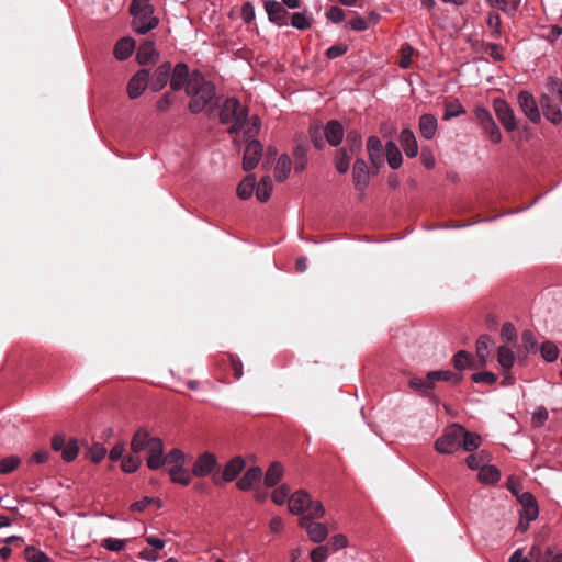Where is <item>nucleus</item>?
<instances>
[{
	"label": "nucleus",
	"mask_w": 562,
	"mask_h": 562,
	"mask_svg": "<svg viewBox=\"0 0 562 562\" xmlns=\"http://www.w3.org/2000/svg\"><path fill=\"white\" fill-rule=\"evenodd\" d=\"M187 94L191 98L189 110L191 113L198 114L212 101L215 95V87L200 71L191 74L190 81L187 86Z\"/></svg>",
	"instance_id": "f257e3e1"
},
{
	"label": "nucleus",
	"mask_w": 562,
	"mask_h": 562,
	"mask_svg": "<svg viewBox=\"0 0 562 562\" xmlns=\"http://www.w3.org/2000/svg\"><path fill=\"white\" fill-rule=\"evenodd\" d=\"M151 504L156 505L158 508H160L162 505L161 501L159 498L145 496L140 501H137V502H134L133 504H131L130 508L133 512H143V510H145V508L147 506H149Z\"/></svg>",
	"instance_id": "603ef678"
},
{
	"label": "nucleus",
	"mask_w": 562,
	"mask_h": 562,
	"mask_svg": "<svg viewBox=\"0 0 562 562\" xmlns=\"http://www.w3.org/2000/svg\"><path fill=\"white\" fill-rule=\"evenodd\" d=\"M517 102L526 117L535 124L541 121V112L535 97L527 90H522L517 95Z\"/></svg>",
	"instance_id": "423d86ee"
},
{
	"label": "nucleus",
	"mask_w": 562,
	"mask_h": 562,
	"mask_svg": "<svg viewBox=\"0 0 562 562\" xmlns=\"http://www.w3.org/2000/svg\"><path fill=\"white\" fill-rule=\"evenodd\" d=\"M171 70L172 66L169 61L162 63L156 68L150 81L148 82L151 91L158 92L164 89L170 79Z\"/></svg>",
	"instance_id": "f3484780"
},
{
	"label": "nucleus",
	"mask_w": 562,
	"mask_h": 562,
	"mask_svg": "<svg viewBox=\"0 0 562 562\" xmlns=\"http://www.w3.org/2000/svg\"><path fill=\"white\" fill-rule=\"evenodd\" d=\"M325 515V507L319 501H311V505L305 512V515L300 518H307L308 520H313L316 518H322Z\"/></svg>",
	"instance_id": "49530a36"
},
{
	"label": "nucleus",
	"mask_w": 562,
	"mask_h": 562,
	"mask_svg": "<svg viewBox=\"0 0 562 562\" xmlns=\"http://www.w3.org/2000/svg\"><path fill=\"white\" fill-rule=\"evenodd\" d=\"M190 78L191 75L188 65L184 63L177 64L175 68H172L169 79L171 90L179 91L182 88L187 89Z\"/></svg>",
	"instance_id": "ddd939ff"
},
{
	"label": "nucleus",
	"mask_w": 562,
	"mask_h": 562,
	"mask_svg": "<svg viewBox=\"0 0 562 562\" xmlns=\"http://www.w3.org/2000/svg\"><path fill=\"white\" fill-rule=\"evenodd\" d=\"M263 146L259 140H251L247 144L244 157H243V168L246 171H250L257 167L261 156H262Z\"/></svg>",
	"instance_id": "9b49d317"
},
{
	"label": "nucleus",
	"mask_w": 562,
	"mask_h": 562,
	"mask_svg": "<svg viewBox=\"0 0 562 562\" xmlns=\"http://www.w3.org/2000/svg\"><path fill=\"white\" fill-rule=\"evenodd\" d=\"M272 189L273 184L271 178L269 176L262 177L256 187V198L258 201L267 202L271 196Z\"/></svg>",
	"instance_id": "4c0bfd02"
},
{
	"label": "nucleus",
	"mask_w": 562,
	"mask_h": 562,
	"mask_svg": "<svg viewBox=\"0 0 562 562\" xmlns=\"http://www.w3.org/2000/svg\"><path fill=\"white\" fill-rule=\"evenodd\" d=\"M283 475V468L279 462H273L268 470L266 471L265 475V484L267 487H273L276 486Z\"/></svg>",
	"instance_id": "f704fd0d"
},
{
	"label": "nucleus",
	"mask_w": 562,
	"mask_h": 562,
	"mask_svg": "<svg viewBox=\"0 0 562 562\" xmlns=\"http://www.w3.org/2000/svg\"><path fill=\"white\" fill-rule=\"evenodd\" d=\"M409 386L414 390H417L424 394H428L434 389L432 380L429 379V372L425 378H412L409 380Z\"/></svg>",
	"instance_id": "c03bdc74"
},
{
	"label": "nucleus",
	"mask_w": 562,
	"mask_h": 562,
	"mask_svg": "<svg viewBox=\"0 0 562 562\" xmlns=\"http://www.w3.org/2000/svg\"><path fill=\"white\" fill-rule=\"evenodd\" d=\"M126 541L115 538H105L102 540L101 546L109 551L119 552L125 548Z\"/></svg>",
	"instance_id": "e2e57ef3"
},
{
	"label": "nucleus",
	"mask_w": 562,
	"mask_h": 562,
	"mask_svg": "<svg viewBox=\"0 0 562 562\" xmlns=\"http://www.w3.org/2000/svg\"><path fill=\"white\" fill-rule=\"evenodd\" d=\"M24 557L29 562H52L46 553L32 546L25 548Z\"/></svg>",
	"instance_id": "de8ad7c7"
},
{
	"label": "nucleus",
	"mask_w": 562,
	"mask_h": 562,
	"mask_svg": "<svg viewBox=\"0 0 562 562\" xmlns=\"http://www.w3.org/2000/svg\"><path fill=\"white\" fill-rule=\"evenodd\" d=\"M158 437H151L146 428H139L133 435L131 440L132 453L138 454L144 450L151 448L154 440H158Z\"/></svg>",
	"instance_id": "dca6fc26"
},
{
	"label": "nucleus",
	"mask_w": 562,
	"mask_h": 562,
	"mask_svg": "<svg viewBox=\"0 0 562 562\" xmlns=\"http://www.w3.org/2000/svg\"><path fill=\"white\" fill-rule=\"evenodd\" d=\"M472 381L475 383H484L492 385L497 381V375L490 371H482L472 375Z\"/></svg>",
	"instance_id": "680f3d73"
},
{
	"label": "nucleus",
	"mask_w": 562,
	"mask_h": 562,
	"mask_svg": "<svg viewBox=\"0 0 562 562\" xmlns=\"http://www.w3.org/2000/svg\"><path fill=\"white\" fill-rule=\"evenodd\" d=\"M515 353L514 351L507 347V346H499L497 349V362L504 370V376L505 380H508L510 378L509 370L513 368L515 363Z\"/></svg>",
	"instance_id": "393cba45"
},
{
	"label": "nucleus",
	"mask_w": 562,
	"mask_h": 562,
	"mask_svg": "<svg viewBox=\"0 0 562 562\" xmlns=\"http://www.w3.org/2000/svg\"><path fill=\"white\" fill-rule=\"evenodd\" d=\"M453 366L457 370L465 368H476L471 353L465 350H460L453 356Z\"/></svg>",
	"instance_id": "37998d69"
},
{
	"label": "nucleus",
	"mask_w": 562,
	"mask_h": 562,
	"mask_svg": "<svg viewBox=\"0 0 562 562\" xmlns=\"http://www.w3.org/2000/svg\"><path fill=\"white\" fill-rule=\"evenodd\" d=\"M142 464V459L139 456L133 453L125 456L121 461V470L125 473H134L136 472Z\"/></svg>",
	"instance_id": "a18cd8bd"
},
{
	"label": "nucleus",
	"mask_w": 562,
	"mask_h": 562,
	"mask_svg": "<svg viewBox=\"0 0 562 562\" xmlns=\"http://www.w3.org/2000/svg\"><path fill=\"white\" fill-rule=\"evenodd\" d=\"M299 526L305 529L307 537L312 542L321 543L328 537V529L322 522L308 520L307 518H300Z\"/></svg>",
	"instance_id": "9d476101"
},
{
	"label": "nucleus",
	"mask_w": 562,
	"mask_h": 562,
	"mask_svg": "<svg viewBox=\"0 0 562 562\" xmlns=\"http://www.w3.org/2000/svg\"><path fill=\"white\" fill-rule=\"evenodd\" d=\"M463 426L453 424L436 440L435 449L439 453L451 454L461 447Z\"/></svg>",
	"instance_id": "7ed1b4c3"
},
{
	"label": "nucleus",
	"mask_w": 562,
	"mask_h": 562,
	"mask_svg": "<svg viewBox=\"0 0 562 562\" xmlns=\"http://www.w3.org/2000/svg\"><path fill=\"white\" fill-rule=\"evenodd\" d=\"M248 119V109L240 104L236 98H228L224 101L220 111V121L229 124L228 132L237 133L245 128Z\"/></svg>",
	"instance_id": "f03ea898"
},
{
	"label": "nucleus",
	"mask_w": 562,
	"mask_h": 562,
	"mask_svg": "<svg viewBox=\"0 0 562 562\" xmlns=\"http://www.w3.org/2000/svg\"><path fill=\"white\" fill-rule=\"evenodd\" d=\"M170 480L173 483L189 485L191 483L192 472L190 473L183 465L171 467L169 470Z\"/></svg>",
	"instance_id": "c9c22d12"
},
{
	"label": "nucleus",
	"mask_w": 562,
	"mask_h": 562,
	"mask_svg": "<svg viewBox=\"0 0 562 562\" xmlns=\"http://www.w3.org/2000/svg\"><path fill=\"white\" fill-rule=\"evenodd\" d=\"M493 109L498 121L507 132H513L517 128L514 111L507 101L501 98L494 99Z\"/></svg>",
	"instance_id": "0eeeda50"
},
{
	"label": "nucleus",
	"mask_w": 562,
	"mask_h": 562,
	"mask_svg": "<svg viewBox=\"0 0 562 562\" xmlns=\"http://www.w3.org/2000/svg\"><path fill=\"white\" fill-rule=\"evenodd\" d=\"M106 454L105 448L98 442H94L88 450L87 457L94 463H99Z\"/></svg>",
	"instance_id": "6e6d98bb"
},
{
	"label": "nucleus",
	"mask_w": 562,
	"mask_h": 562,
	"mask_svg": "<svg viewBox=\"0 0 562 562\" xmlns=\"http://www.w3.org/2000/svg\"><path fill=\"white\" fill-rule=\"evenodd\" d=\"M367 149L370 162L375 167H380L383 161L382 143L380 138L376 136H370L367 142Z\"/></svg>",
	"instance_id": "cd10ccee"
},
{
	"label": "nucleus",
	"mask_w": 562,
	"mask_h": 562,
	"mask_svg": "<svg viewBox=\"0 0 562 562\" xmlns=\"http://www.w3.org/2000/svg\"><path fill=\"white\" fill-rule=\"evenodd\" d=\"M429 379L432 380L435 384L437 381H446L453 385H457L462 380V374L450 371V370H439V371H430Z\"/></svg>",
	"instance_id": "473e14b6"
},
{
	"label": "nucleus",
	"mask_w": 562,
	"mask_h": 562,
	"mask_svg": "<svg viewBox=\"0 0 562 562\" xmlns=\"http://www.w3.org/2000/svg\"><path fill=\"white\" fill-rule=\"evenodd\" d=\"M351 154L348 149L341 148L337 150L335 156V168L339 173H346L349 169Z\"/></svg>",
	"instance_id": "79ce46f5"
},
{
	"label": "nucleus",
	"mask_w": 562,
	"mask_h": 562,
	"mask_svg": "<svg viewBox=\"0 0 562 562\" xmlns=\"http://www.w3.org/2000/svg\"><path fill=\"white\" fill-rule=\"evenodd\" d=\"M465 113V109L459 101L449 102L445 106L443 120L449 121Z\"/></svg>",
	"instance_id": "09e8293b"
},
{
	"label": "nucleus",
	"mask_w": 562,
	"mask_h": 562,
	"mask_svg": "<svg viewBox=\"0 0 562 562\" xmlns=\"http://www.w3.org/2000/svg\"><path fill=\"white\" fill-rule=\"evenodd\" d=\"M414 54V48L409 44H405L401 48V59L398 61V66L403 69H407L412 65V57Z\"/></svg>",
	"instance_id": "13d9d810"
},
{
	"label": "nucleus",
	"mask_w": 562,
	"mask_h": 562,
	"mask_svg": "<svg viewBox=\"0 0 562 562\" xmlns=\"http://www.w3.org/2000/svg\"><path fill=\"white\" fill-rule=\"evenodd\" d=\"M474 116L482 130L494 121L490 111L483 106H475Z\"/></svg>",
	"instance_id": "864d4df0"
},
{
	"label": "nucleus",
	"mask_w": 562,
	"mask_h": 562,
	"mask_svg": "<svg viewBox=\"0 0 562 562\" xmlns=\"http://www.w3.org/2000/svg\"><path fill=\"white\" fill-rule=\"evenodd\" d=\"M165 457L166 464L169 463L172 467L183 465L186 462V454L178 448L171 449Z\"/></svg>",
	"instance_id": "5fc2aeb1"
},
{
	"label": "nucleus",
	"mask_w": 562,
	"mask_h": 562,
	"mask_svg": "<svg viewBox=\"0 0 562 562\" xmlns=\"http://www.w3.org/2000/svg\"><path fill=\"white\" fill-rule=\"evenodd\" d=\"M549 414L546 407L540 406L538 407L531 417L532 426L535 427H541L544 425V423L548 420Z\"/></svg>",
	"instance_id": "0e129e2a"
},
{
	"label": "nucleus",
	"mask_w": 562,
	"mask_h": 562,
	"mask_svg": "<svg viewBox=\"0 0 562 562\" xmlns=\"http://www.w3.org/2000/svg\"><path fill=\"white\" fill-rule=\"evenodd\" d=\"M312 496L304 490L294 492L289 497V510L294 515H305L308 505H311Z\"/></svg>",
	"instance_id": "2eb2a0df"
},
{
	"label": "nucleus",
	"mask_w": 562,
	"mask_h": 562,
	"mask_svg": "<svg viewBox=\"0 0 562 562\" xmlns=\"http://www.w3.org/2000/svg\"><path fill=\"white\" fill-rule=\"evenodd\" d=\"M260 125H261L260 119L256 115L252 116L249 122H248V120L246 121L245 134L248 137L256 136L260 131Z\"/></svg>",
	"instance_id": "774afa93"
},
{
	"label": "nucleus",
	"mask_w": 562,
	"mask_h": 562,
	"mask_svg": "<svg viewBox=\"0 0 562 562\" xmlns=\"http://www.w3.org/2000/svg\"><path fill=\"white\" fill-rule=\"evenodd\" d=\"M266 12L269 16V20L278 25H284L286 24L285 18H286V10L282 5V3L276 1V0H268L265 3Z\"/></svg>",
	"instance_id": "412c9836"
},
{
	"label": "nucleus",
	"mask_w": 562,
	"mask_h": 562,
	"mask_svg": "<svg viewBox=\"0 0 562 562\" xmlns=\"http://www.w3.org/2000/svg\"><path fill=\"white\" fill-rule=\"evenodd\" d=\"M385 155L389 166L392 169H398L402 166L403 157L397 147V145L393 140H389L385 144Z\"/></svg>",
	"instance_id": "7c9ffc66"
},
{
	"label": "nucleus",
	"mask_w": 562,
	"mask_h": 562,
	"mask_svg": "<svg viewBox=\"0 0 562 562\" xmlns=\"http://www.w3.org/2000/svg\"><path fill=\"white\" fill-rule=\"evenodd\" d=\"M542 358L548 362H553L559 357V348L552 341H546L540 348Z\"/></svg>",
	"instance_id": "8fccbe9b"
},
{
	"label": "nucleus",
	"mask_w": 562,
	"mask_h": 562,
	"mask_svg": "<svg viewBox=\"0 0 562 562\" xmlns=\"http://www.w3.org/2000/svg\"><path fill=\"white\" fill-rule=\"evenodd\" d=\"M491 460L490 453L485 450H481L475 453H471L465 462L471 470H479L488 463Z\"/></svg>",
	"instance_id": "58836bf2"
},
{
	"label": "nucleus",
	"mask_w": 562,
	"mask_h": 562,
	"mask_svg": "<svg viewBox=\"0 0 562 562\" xmlns=\"http://www.w3.org/2000/svg\"><path fill=\"white\" fill-rule=\"evenodd\" d=\"M132 26L138 34H146L158 25V19L154 16V10L131 14Z\"/></svg>",
	"instance_id": "1a4fd4ad"
},
{
	"label": "nucleus",
	"mask_w": 562,
	"mask_h": 562,
	"mask_svg": "<svg viewBox=\"0 0 562 562\" xmlns=\"http://www.w3.org/2000/svg\"><path fill=\"white\" fill-rule=\"evenodd\" d=\"M218 462L214 453L205 451L201 453L192 465V474L196 477H206L217 474Z\"/></svg>",
	"instance_id": "20e7f679"
},
{
	"label": "nucleus",
	"mask_w": 562,
	"mask_h": 562,
	"mask_svg": "<svg viewBox=\"0 0 562 562\" xmlns=\"http://www.w3.org/2000/svg\"><path fill=\"white\" fill-rule=\"evenodd\" d=\"M487 25L491 30V35L493 37L501 36V16L496 12H491L487 16Z\"/></svg>",
	"instance_id": "bf43d9fd"
},
{
	"label": "nucleus",
	"mask_w": 562,
	"mask_h": 562,
	"mask_svg": "<svg viewBox=\"0 0 562 562\" xmlns=\"http://www.w3.org/2000/svg\"><path fill=\"white\" fill-rule=\"evenodd\" d=\"M149 71L146 69L138 70L128 81L127 94L131 99H137L142 95L147 85H149Z\"/></svg>",
	"instance_id": "f8f14e48"
},
{
	"label": "nucleus",
	"mask_w": 562,
	"mask_h": 562,
	"mask_svg": "<svg viewBox=\"0 0 562 562\" xmlns=\"http://www.w3.org/2000/svg\"><path fill=\"white\" fill-rule=\"evenodd\" d=\"M262 479V471L259 467L249 468L245 474L237 481L236 486L240 491H249Z\"/></svg>",
	"instance_id": "6ab92c4d"
},
{
	"label": "nucleus",
	"mask_w": 562,
	"mask_h": 562,
	"mask_svg": "<svg viewBox=\"0 0 562 562\" xmlns=\"http://www.w3.org/2000/svg\"><path fill=\"white\" fill-rule=\"evenodd\" d=\"M291 159L289 155L282 154L277 161L274 168V178L278 182H283L290 175Z\"/></svg>",
	"instance_id": "2f4dec72"
},
{
	"label": "nucleus",
	"mask_w": 562,
	"mask_h": 562,
	"mask_svg": "<svg viewBox=\"0 0 562 562\" xmlns=\"http://www.w3.org/2000/svg\"><path fill=\"white\" fill-rule=\"evenodd\" d=\"M352 179L356 189L363 191L369 184V170L363 159L359 158L353 164Z\"/></svg>",
	"instance_id": "a211bd4d"
},
{
	"label": "nucleus",
	"mask_w": 562,
	"mask_h": 562,
	"mask_svg": "<svg viewBox=\"0 0 562 562\" xmlns=\"http://www.w3.org/2000/svg\"><path fill=\"white\" fill-rule=\"evenodd\" d=\"M477 477L484 484H494L499 481L501 473L496 467L486 463L480 469Z\"/></svg>",
	"instance_id": "72a5a7b5"
},
{
	"label": "nucleus",
	"mask_w": 562,
	"mask_h": 562,
	"mask_svg": "<svg viewBox=\"0 0 562 562\" xmlns=\"http://www.w3.org/2000/svg\"><path fill=\"white\" fill-rule=\"evenodd\" d=\"M326 140L331 146H338L344 138V127L339 121H329L323 130Z\"/></svg>",
	"instance_id": "aec40b11"
},
{
	"label": "nucleus",
	"mask_w": 562,
	"mask_h": 562,
	"mask_svg": "<svg viewBox=\"0 0 562 562\" xmlns=\"http://www.w3.org/2000/svg\"><path fill=\"white\" fill-rule=\"evenodd\" d=\"M547 89L559 97L562 102V80L554 77H549L546 82Z\"/></svg>",
	"instance_id": "338daca9"
},
{
	"label": "nucleus",
	"mask_w": 562,
	"mask_h": 562,
	"mask_svg": "<svg viewBox=\"0 0 562 562\" xmlns=\"http://www.w3.org/2000/svg\"><path fill=\"white\" fill-rule=\"evenodd\" d=\"M492 339L487 335H481L476 340V357L479 358L477 367H485L490 356V346Z\"/></svg>",
	"instance_id": "c756f323"
},
{
	"label": "nucleus",
	"mask_w": 562,
	"mask_h": 562,
	"mask_svg": "<svg viewBox=\"0 0 562 562\" xmlns=\"http://www.w3.org/2000/svg\"><path fill=\"white\" fill-rule=\"evenodd\" d=\"M291 25L297 30H307L311 27V21L302 12H295L291 19Z\"/></svg>",
	"instance_id": "052dcab7"
},
{
	"label": "nucleus",
	"mask_w": 562,
	"mask_h": 562,
	"mask_svg": "<svg viewBox=\"0 0 562 562\" xmlns=\"http://www.w3.org/2000/svg\"><path fill=\"white\" fill-rule=\"evenodd\" d=\"M519 502L522 506V515L528 521L537 519L539 515V508L535 496L529 492H525L521 494Z\"/></svg>",
	"instance_id": "b1692460"
},
{
	"label": "nucleus",
	"mask_w": 562,
	"mask_h": 562,
	"mask_svg": "<svg viewBox=\"0 0 562 562\" xmlns=\"http://www.w3.org/2000/svg\"><path fill=\"white\" fill-rule=\"evenodd\" d=\"M20 458L16 456H9L7 458H3L2 460H0V473L9 474L13 472L20 465Z\"/></svg>",
	"instance_id": "3c124183"
},
{
	"label": "nucleus",
	"mask_w": 562,
	"mask_h": 562,
	"mask_svg": "<svg viewBox=\"0 0 562 562\" xmlns=\"http://www.w3.org/2000/svg\"><path fill=\"white\" fill-rule=\"evenodd\" d=\"M463 432H464V435H462L461 447L465 451H470V452L476 450L482 442L481 436L477 434L468 431L464 427H463Z\"/></svg>",
	"instance_id": "a19ab883"
},
{
	"label": "nucleus",
	"mask_w": 562,
	"mask_h": 562,
	"mask_svg": "<svg viewBox=\"0 0 562 562\" xmlns=\"http://www.w3.org/2000/svg\"><path fill=\"white\" fill-rule=\"evenodd\" d=\"M329 546H318L311 552L312 562H325L329 555Z\"/></svg>",
	"instance_id": "69168bd1"
},
{
	"label": "nucleus",
	"mask_w": 562,
	"mask_h": 562,
	"mask_svg": "<svg viewBox=\"0 0 562 562\" xmlns=\"http://www.w3.org/2000/svg\"><path fill=\"white\" fill-rule=\"evenodd\" d=\"M540 104L548 121L554 125H558L562 122V112L558 105L552 103V100L549 98V95L542 94L540 98Z\"/></svg>",
	"instance_id": "4be33fe9"
},
{
	"label": "nucleus",
	"mask_w": 562,
	"mask_h": 562,
	"mask_svg": "<svg viewBox=\"0 0 562 562\" xmlns=\"http://www.w3.org/2000/svg\"><path fill=\"white\" fill-rule=\"evenodd\" d=\"M52 449L54 451H59L63 460L66 462L74 461L79 452L78 441L74 438H69L67 440L65 436L60 434L53 437Z\"/></svg>",
	"instance_id": "39448f33"
},
{
	"label": "nucleus",
	"mask_w": 562,
	"mask_h": 562,
	"mask_svg": "<svg viewBox=\"0 0 562 562\" xmlns=\"http://www.w3.org/2000/svg\"><path fill=\"white\" fill-rule=\"evenodd\" d=\"M245 468V460L241 457L232 458L223 468L222 474H213V483L221 485L234 481Z\"/></svg>",
	"instance_id": "6e6552de"
},
{
	"label": "nucleus",
	"mask_w": 562,
	"mask_h": 562,
	"mask_svg": "<svg viewBox=\"0 0 562 562\" xmlns=\"http://www.w3.org/2000/svg\"><path fill=\"white\" fill-rule=\"evenodd\" d=\"M492 8H497L502 10L507 15H514L520 3L521 0H485Z\"/></svg>",
	"instance_id": "e433bc0d"
},
{
	"label": "nucleus",
	"mask_w": 562,
	"mask_h": 562,
	"mask_svg": "<svg viewBox=\"0 0 562 562\" xmlns=\"http://www.w3.org/2000/svg\"><path fill=\"white\" fill-rule=\"evenodd\" d=\"M136 46L135 41L132 37H123L117 41L114 46V56L117 60L127 59L134 52Z\"/></svg>",
	"instance_id": "c85d7f7f"
},
{
	"label": "nucleus",
	"mask_w": 562,
	"mask_h": 562,
	"mask_svg": "<svg viewBox=\"0 0 562 562\" xmlns=\"http://www.w3.org/2000/svg\"><path fill=\"white\" fill-rule=\"evenodd\" d=\"M291 490L289 485L282 484L272 492L271 498L274 504L283 505L289 497Z\"/></svg>",
	"instance_id": "4d7b16f0"
},
{
	"label": "nucleus",
	"mask_w": 562,
	"mask_h": 562,
	"mask_svg": "<svg viewBox=\"0 0 562 562\" xmlns=\"http://www.w3.org/2000/svg\"><path fill=\"white\" fill-rule=\"evenodd\" d=\"M418 127L423 137L431 139L437 132L438 121L432 114H423L419 117Z\"/></svg>",
	"instance_id": "bb28decb"
},
{
	"label": "nucleus",
	"mask_w": 562,
	"mask_h": 562,
	"mask_svg": "<svg viewBox=\"0 0 562 562\" xmlns=\"http://www.w3.org/2000/svg\"><path fill=\"white\" fill-rule=\"evenodd\" d=\"M166 454H164V442L159 438L154 440L151 448L147 450L146 464L150 470H159L166 464Z\"/></svg>",
	"instance_id": "4468645a"
},
{
	"label": "nucleus",
	"mask_w": 562,
	"mask_h": 562,
	"mask_svg": "<svg viewBox=\"0 0 562 562\" xmlns=\"http://www.w3.org/2000/svg\"><path fill=\"white\" fill-rule=\"evenodd\" d=\"M158 58V53L153 41L144 42L137 49L136 60L139 65H148L155 63Z\"/></svg>",
	"instance_id": "5701e85b"
},
{
	"label": "nucleus",
	"mask_w": 562,
	"mask_h": 562,
	"mask_svg": "<svg viewBox=\"0 0 562 562\" xmlns=\"http://www.w3.org/2000/svg\"><path fill=\"white\" fill-rule=\"evenodd\" d=\"M256 186V178L254 175H248L237 187V195L241 200H247L251 196Z\"/></svg>",
	"instance_id": "ea45409f"
},
{
	"label": "nucleus",
	"mask_w": 562,
	"mask_h": 562,
	"mask_svg": "<svg viewBox=\"0 0 562 562\" xmlns=\"http://www.w3.org/2000/svg\"><path fill=\"white\" fill-rule=\"evenodd\" d=\"M400 143L401 146L403 147L405 155L408 158L416 157V155L418 154V145L416 137L411 130L405 128L401 132Z\"/></svg>",
	"instance_id": "a878e982"
}]
</instances>
